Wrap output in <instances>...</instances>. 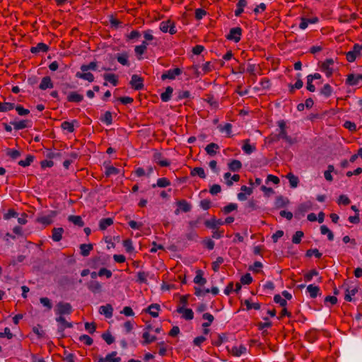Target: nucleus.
<instances>
[{
    "instance_id": "7ed1b4c3",
    "label": "nucleus",
    "mask_w": 362,
    "mask_h": 362,
    "mask_svg": "<svg viewBox=\"0 0 362 362\" xmlns=\"http://www.w3.org/2000/svg\"><path fill=\"white\" fill-rule=\"evenodd\" d=\"M346 84L350 86H356L362 83V74H349L346 76Z\"/></svg>"
},
{
    "instance_id": "a211bd4d",
    "label": "nucleus",
    "mask_w": 362,
    "mask_h": 362,
    "mask_svg": "<svg viewBox=\"0 0 362 362\" xmlns=\"http://www.w3.org/2000/svg\"><path fill=\"white\" fill-rule=\"evenodd\" d=\"M63 228H54L52 230V239L54 242H59L62 239V234L64 233Z\"/></svg>"
},
{
    "instance_id": "393cba45",
    "label": "nucleus",
    "mask_w": 362,
    "mask_h": 362,
    "mask_svg": "<svg viewBox=\"0 0 362 362\" xmlns=\"http://www.w3.org/2000/svg\"><path fill=\"white\" fill-rule=\"evenodd\" d=\"M129 54L126 52H122V54H118L116 59L119 63L124 66H129V62L128 60Z\"/></svg>"
},
{
    "instance_id": "c756f323",
    "label": "nucleus",
    "mask_w": 362,
    "mask_h": 362,
    "mask_svg": "<svg viewBox=\"0 0 362 362\" xmlns=\"http://www.w3.org/2000/svg\"><path fill=\"white\" fill-rule=\"evenodd\" d=\"M288 203L289 201L287 198L283 196H278L275 201V206L276 208L279 209L286 206Z\"/></svg>"
},
{
    "instance_id": "e2e57ef3",
    "label": "nucleus",
    "mask_w": 362,
    "mask_h": 362,
    "mask_svg": "<svg viewBox=\"0 0 362 362\" xmlns=\"http://www.w3.org/2000/svg\"><path fill=\"white\" fill-rule=\"evenodd\" d=\"M227 340V336L225 333H222V334H220L218 335V339L217 340L214 341L213 342V344L216 346H219L221 345V344L226 341Z\"/></svg>"
},
{
    "instance_id": "0eeeda50",
    "label": "nucleus",
    "mask_w": 362,
    "mask_h": 362,
    "mask_svg": "<svg viewBox=\"0 0 362 362\" xmlns=\"http://www.w3.org/2000/svg\"><path fill=\"white\" fill-rule=\"evenodd\" d=\"M57 215V211H51L47 216L38 217L37 222L42 223L45 226H49L53 222V218Z\"/></svg>"
},
{
    "instance_id": "3c124183",
    "label": "nucleus",
    "mask_w": 362,
    "mask_h": 362,
    "mask_svg": "<svg viewBox=\"0 0 362 362\" xmlns=\"http://www.w3.org/2000/svg\"><path fill=\"white\" fill-rule=\"evenodd\" d=\"M119 173V170L114 166H107L105 168V175L110 177L112 175H117Z\"/></svg>"
},
{
    "instance_id": "dca6fc26",
    "label": "nucleus",
    "mask_w": 362,
    "mask_h": 362,
    "mask_svg": "<svg viewBox=\"0 0 362 362\" xmlns=\"http://www.w3.org/2000/svg\"><path fill=\"white\" fill-rule=\"evenodd\" d=\"M160 305L157 303L151 304L146 310V313H148L152 317H157L158 311L160 310Z\"/></svg>"
},
{
    "instance_id": "13d9d810",
    "label": "nucleus",
    "mask_w": 362,
    "mask_h": 362,
    "mask_svg": "<svg viewBox=\"0 0 362 362\" xmlns=\"http://www.w3.org/2000/svg\"><path fill=\"white\" fill-rule=\"evenodd\" d=\"M204 101L208 103L211 106L217 108L218 105V102L214 99V96L212 95H206V98H204Z\"/></svg>"
},
{
    "instance_id": "774afa93",
    "label": "nucleus",
    "mask_w": 362,
    "mask_h": 362,
    "mask_svg": "<svg viewBox=\"0 0 362 362\" xmlns=\"http://www.w3.org/2000/svg\"><path fill=\"white\" fill-rule=\"evenodd\" d=\"M102 338L107 344H111L115 341L114 337L110 332H105L102 334Z\"/></svg>"
},
{
    "instance_id": "473e14b6",
    "label": "nucleus",
    "mask_w": 362,
    "mask_h": 362,
    "mask_svg": "<svg viewBox=\"0 0 362 362\" xmlns=\"http://www.w3.org/2000/svg\"><path fill=\"white\" fill-rule=\"evenodd\" d=\"M194 282L197 284L203 286L206 284V280L203 277V272L200 269L197 271V275L194 279Z\"/></svg>"
},
{
    "instance_id": "de8ad7c7",
    "label": "nucleus",
    "mask_w": 362,
    "mask_h": 362,
    "mask_svg": "<svg viewBox=\"0 0 362 362\" xmlns=\"http://www.w3.org/2000/svg\"><path fill=\"white\" fill-rule=\"evenodd\" d=\"M244 304L246 305V310H250L251 309H255V310H259L260 309V303H251L250 301V300H245L244 301Z\"/></svg>"
},
{
    "instance_id": "7c9ffc66",
    "label": "nucleus",
    "mask_w": 362,
    "mask_h": 362,
    "mask_svg": "<svg viewBox=\"0 0 362 362\" xmlns=\"http://www.w3.org/2000/svg\"><path fill=\"white\" fill-rule=\"evenodd\" d=\"M286 178L289 180L290 186L292 188H296L299 182V179L297 176L294 175L292 173L286 175Z\"/></svg>"
},
{
    "instance_id": "338daca9",
    "label": "nucleus",
    "mask_w": 362,
    "mask_h": 362,
    "mask_svg": "<svg viewBox=\"0 0 362 362\" xmlns=\"http://www.w3.org/2000/svg\"><path fill=\"white\" fill-rule=\"evenodd\" d=\"M240 282L243 284L249 285L252 282V277L250 274L247 273L243 275L240 279Z\"/></svg>"
},
{
    "instance_id": "a18cd8bd",
    "label": "nucleus",
    "mask_w": 362,
    "mask_h": 362,
    "mask_svg": "<svg viewBox=\"0 0 362 362\" xmlns=\"http://www.w3.org/2000/svg\"><path fill=\"white\" fill-rule=\"evenodd\" d=\"M117 354V351H112L110 354H108L105 358L106 362H120L121 358L116 357Z\"/></svg>"
},
{
    "instance_id": "bf43d9fd",
    "label": "nucleus",
    "mask_w": 362,
    "mask_h": 362,
    "mask_svg": "<svg viewBox=\"0 0 362 362\" xmlns=\"http://www.w3.org/2000/svg\"><path fill=\"white\" fill-rule=\"evenodd\" d=\"M147 276L148 274L145 272H139L137 274V279L136 281L142 284L147 282Z\"/></svg>"
},
{
    "instance_id": "5fc2aeb1",
    "label": "nucleus",
    "mask_w": 362,
    "mask_h": 362,
    "mask_svg": "<svg viewBox=\"0 0 362 362\" xmlns=\"http://www.w3.org/2000/svg\"><path fill=\"white\" fill-rule=\"evenodd\" d=\"M304 233L301 230L296 231L292 237V243L294 244H299L301 242V238L303 237Z\"/></svg>"
},
{
    "instance_id": "a19ab883",
    "label": "nucleus",
    "mask_w": 362,
    "mask_h": 362,
    "mask_svg": "<svg viewBox=\"0 0 362 362\" xmlns=\"http://www.w3.org/2000/svg\"><path fill=\"white\" fill-rule=\"evenodd\" d=\"M218 129L220 132H226L227 133L228 137H231V132H232V124L230 123H226L225 125L219 124L218 126Z\"/></svg>"
},
{
    "instance_id": "c85d7f7f",
    "label": "nucleus",
    "mask_w": 362,
    "mask_h": 362,
    "mask_svg": "<svg viewBox=\"0 0 362 362\" xmlns=\"http://www.w3.org/2000/svg\"><path fill=\"white\" fill-rule=\"evenodd\" d=\"M93 249V246L92 244H81L80 245L81 255L83 257H87Z\"/></svg>"
},
{
    "instance_id": "412c9836",
    "label": "nucleus",
    "mask_w": 362,
    "mask_h": 362,
    "mask_svg": "<svg viewBox=\"0 0 362 362\" xmlns=\"http://www.w3.org/2000/svg\"><path fill=\"white\" fill-rule=\"evenodd\" d=\"M242 149L246 154L250 155L256 150V147L255 145H250V139H245Z\"/></svg>"
},
{
    "instance_id": "20e7f679",
    "label": "nucleus",
    "mask_w": 362,
    "mask_h": 362,
    "mask_svg": "<svg viewBox=\"0 0 362 362\" xmlns=\"http://www.w3.org/2000/svg\"><path fill=\"white\" fill-rule=\"evenodd\" d=\"M242 32V28L240 27L233 28L230 30L226 38L235 42H238L241 39Z\"/></svg>"
},
{
    "instance_id": "b1692460",
    "label": "nucleus",
    "mask_w": 362,
    "mask_h": 362,
    "mask_svg": "<svg viewBox=\"0 0 362 362\" xmlns=\"http://www.w3.org/2000/svg\"><path fill=\"white\" fill-rule=\"evenodd\" d=\"M49 49V47L43 43V42H40L38 43L35 47H32L31 49H30V52L32 53H38V52H47Z\"/></svg>"
},
{
    "instance_id": "4d7b16f0",
    "label": "nucleus",
    "mask_w": 362,
    "mask_h": 362,
    "mask_svg": "<svg viewBox=\"0 0 362 362\" xmlns=\"http://www.w3.org/2000/svg\"><path fill=\"white\" fill-rule=\"evenodd\" d=\"M6 155L11 158L15 160L21 156V152L18 150L8 148L6 151Z\"/></svg>"
},
{
    "instance_id": "9d476101",
    "label": "nucleus",
    "mask_w": 362,
    "mask_h": 362,
    "mask_svg": "<svg viewBox=\"0 0 362 362\" xmlns=\"http://www.w3.org/2000/svg\"><path fill=\"white\" fill-rule=\"evenodd\" d=\"M280 139H284L286 142L292 145L296 142V139L292 138L290 136L287 135V132L286 130L280 131L279 133L275 136L274 139H272L273 141H278Z\"/></svg>"
},
{
    "instance_id": "423d86ee",
    "label": "nucleus",
    "mask_w": 362,
    "mask_h": 362,
    "mask_svg": "<svg viewBox=\"0 0 362 362\" xmlns=\"http://www.w3.org/2000/svg\"><path fill=\"white\" fill-rule=\"evenodd\" d=\"M182 71L181 69H180V68L169 69V70L165 71L161 75V79L163 81H165L166 79L173 80L175 78L176 76L180 75L182 74Z\"/></svg>"
},
{
    "instance_id": "6e6d98bb",
    "label": "nucleus",
    "mask_w": 362,
    "mask_h": 362,
    "mask_svg": "<svg viewBox=\"0 0 362 362\" xmlns=\"http://www.w3.org/2000/svg\"><path fill=\"white\" fill-rule=\"evenodd\" d=\"M313 255H315V257L320 259L322 255L316 248L315 249H310L306 251V253H305L306 257H311Z\"/></svg>"
},
{
    "instance_id": "2f4dec72",
    "label": "nucleus",
    "mask_w": 362,
    "mask_h": 362,
    "mask_svg": "<svg viewBox=\"0 0 362 362\" xmlns=\"http://www.w3.org/2000/svg\"><path fill=\"white\" fill-rule=\"evenodd\" d=\"M113 224V219L112 218H102L99 223V228L101 230H105L108 226Z\"/></svg>"
},
{
    "instance_id": "58836bf2",
    "label": "nucleus",
    "mask_w": 362,
    "mask_h": 362,
    "mask_svg": "<svg viewBox=\"0 0 362 362\" xmlns=\"http://www.w3.org/2000/svg\"><path fill=\"white\" fill-rule=\"evenodd\" d=\"M246 351V347L243 345L240 346H233L230 351L231 354L235 356H240Z\"/></svg>"
},
{
    "instance_id": "aec40b11",
    "label": "nucleus",
    "mask_w": 362,
    "mask_h": 362,
    "mask_svg": "<svg viewBox=\"0 0 362 362\" xmlns=\"http://www.w3.org/2000/svg\"><path fill=\"white\" fill-rule=\"evenodd\" d=\"M219 150V146L216 143H210L205 147L206 153L211 156H214Z\"/></svg>"
},
{
    "instance_id": "f3484780",
    "label": "nucleus",
    "mask_w": 362,
    "mask_h": 362,
    "mask_svg": "<svg viewBox=\"0 0 362 362\" xmlns=\"http://www.w3.org/2000/svg\"><path fill=\"white\" fill-rule=\"evenodd\" d=\"M99 312L100 314L105 315L106 317L110 318L112 316L113 308L110 304L102 305L100 307Z\"/></svg>"
},
{
    "instance_id": "6e6552de",
    "label": "nucleus",
    "mask_w": 362,
    "mask_h": 362,
    "mask_svg": "<svg viewBox=\"0 0 362 362\" xmlns=\"http://www.w3.org/2000/svg\"><path fill=\"white\" fill-rule=\"evenodd\" d=\"M334 64L332 59H327L320 66L321 70L325 73L327 77H330L333 74V69L330 67Z\"/></svg>"
},
{
    "instance_id": "a878e982",
    "label": "nucleus",
    "mask_w": 362,
    "mask_h": 362,
    "mask_svg": "<svg viewBox=\"0 0 362 362\" xmlns=\"http://www.w3.org/2000/svg\"><path fill=\"white\" fill-rule=\"evenodd\" d=\"M173 92V88L171 86H168L165 88V92L160 94V99L163 102H168L170 100L172 94Z\"/></svg>"
},
{
    "instance_id": "ea45409f",
    "label": "nucleus",
    "mask_w": 362,
    "mask_h": 362,
    "mask_svg": "<svg viewBox=\"0 0 362 362\" xmlns=\"http://www.w3.org/2000/svg\"><path fill=\"white\" fill-rule=\"evenodd\" d=\"M169 185H170V180L168 179H167L166 177H162V178H159L157 180V183L153 184L152 185V187L155 188L156 186H158L159 187H166Z\"/></svg>"
},
{
    "instance_id": "f8f14e48",
    "label": "nucleus",
    "mask_w": 362,
    "mask_h": 362,
    "mask_svg": "<svg viewBox=\"0 0 362 362\" xmlns=\"http://www.w3.org/2000/svg\"><path fill=\"white\" fill-rule=\"evenodd\" d=\"M66 100L70 103H81L83 100V95L76 91H72L67 95Z\"/></svg>"
},
{
    "instance_id": "603ef678",
    "label": "nucleus",
    "mask_w": 362,
    "mask_h": 362,
    "mask_svg": "<svg viewBox=\"0 0 362 362\" xmlns=\"http://www.w3.org/2000/svg\"><path fill=\"white\" fill-rule=\"evenodd\" d=\"M224 259L222 257H218L216 261L212 262V269L214 272H217L219 270L220 265L222 264Z\"/></svg>"
},
{
    "instance_id": "72a5a7b5",
    "label": "nucleus",
    "mask_w": 362,
    "mask_h": 362,
    "mask_svg": "<svg viewBox=\"0 0 362 362\" xmlns=\"http://www.w3.org/2000/svg\"><path fill=\"white\" fill-rule=\"evenodd\" d=\"M98 69L97 62H91L88 64H82L80 67L81 71H88L89 70L96 71Z\"/></svg>"
},
{
    "instance_id": "8fccbe9b",
    "label": "nucleus",
    "mask_w": 362,
    "mask_h": 362,
    "mask_svg": "<svg viewBox=\"0 0 362 362\" xmlns=\"http://www.w3.org/2000/svg\"><path fill=\"white\" fill-rule=\"evenodd\" d=\"M100 120L107 125H110L112 123V113L110 111H107L103 117L100 118Z\"/></svg>"
},
{
    "instance_id": "c9c22d12",
    "label": "nucleus",
    "mask_w": 362,
    "mask_h": 362,
    "mask_svg": "<svg viewBox=\"0 0 362 362\" xmlns=\"http://www.w3.org/2000/svg\"><path fill=\"white\" fill-rule=\"evenodd\" d=\"M307 291L309 293L310 298H315L319 294L320 288L317 286L310 284V285L308 286Z\"/></svg>"
},
{
    "instance_id": "79ce46f5",
    "label": "nucleus",
    "mask_w": 362,
    "mask_h": 362,
    "mask_svg": "<svg viewBox=\"0 0 362 362\" xmlns=\"http://www.w3.org/2000/svg\"><path fill=\"white\" fill-rule=\"evenodd\" d=\"M320 94L324 95L326 98H329L332 93V88L328 83L324 85V86L320 90Z\"/></svg>"
},
{
    "instance_id": "f704fd0d",
    "label": "nucleus",
    "mask_w": 362,
    "mask_h": 362,
    "mask_svg": "<svg viewBox=\"0 0 362 362\" xmlns=\"http://www.w3.org/2000/svg\"><path fill=\"white\" fill-rule=\"evenodd\" d=\"M242 168V163L238 160H233L228 163L230 170L236 172L239 171Z\"/></svg>"
},
{
    "instance_id": "680f3d73",
    "label": "nucleus",
    "mask_w": 362,
    "mask_h": 362,
    "mask_svg": "<svg viewBox=\"0 0 362 362\" xmlns=\"http://www.w3.org/2000/svg\"><path fill=\"white\" fill-rule=\"evenodd\" d=\"M61 127L63 129L67 130L70 133H72L74 131V124L68 121L63 122L61 124Z\"/></svg>"
},
{
    "instance_id": "9b49d317",
    "label": "nucleus",
    "mask_w": 362,
    "mask_h": 362,
    "mask_svg": "<svg viewBox=\"0 0 362 362\" xmlns=\"http://www.w3.org/2000/svg\"><path fill=\"white\" fill-rule=\"evenodd\" d=\"M87 287L93 293H100L102 291V285L96 280H91L87 283Z\"/></svg>"
},
{
    "instance_id": "cd10ccee",
    "label": "nucleus",
    "mask_w": 362,
    "mask_h": 362,
    "mask_svg": "<svg viewBox=\"0 0 362 362\" xmlns=\"http://www.w3.org/2000/svg\"><path fill=\"white\" fill-rule=\"evenodd\" d=\"M56 321L62 325V327H59L61 331H64L65 328H71L73 327L72 323L67 322L63 316L57 317Z\"/></svg>"
},
{
    "instance_id": "ddd939ff",
    "label": "nucleus",
    "mask_w": 362,
    "mask_h": 362,
    "mask_svg": "<svg viewBox=\"0 0 362 362\" xmlns=\"http://www.w3.org/2000/svg\"><path fill=\"white\" fill-rule=\"evenodd\" d=\"M177 312L182 314V317L186 320H191L194 318V313L190 308L180 307L177 309Z\"/></svg>"
},
{
    "instance_id": "69168bd1",
    "label": "nucleus",
    "mask_w": 362,
    "mask_h": 362,
    "mask_svg": "<svg viewBox=\"0 0 362 362\" xmlns=\"http://www.w3.org/2000/svg\"><path fill=\"white\" fill-rule=\"evenodd\" d=\"M172 21L168 20L166 21H163L160 23V29L163 33H167L169 30L170 26L172 23Z\"/></svg>"
},
{
    "instance_id": "37998d69",
    "label": "nucleus",
    "mask_w": 362,
    "mask_h": 362,
    "mask_svg": "<svg viewBox=\"0 0 362 362\" xmlns=\"http://www.w3.org/2000/svg\"><path fill=\"white\" fill-rule=\"evenodd\" d=\"M28 120H21L20 122H11V124L14 126L16 130L23 129L28 127Z\"/></svg>"
},
{
    "instance_id": "1a4fd4ad",
    "label": "nucleus",
    "mask_w": 362,
    "mask_h": 362,
    "mask_svg": "<svg viewBox=\"0 0 362 362\" xmlns=\"http://www.w3.org/2000/svg\"><path fill=\"white\" fill-rule=\"evenodd\" d=\"M223 224V221H222L221 219H216L214 216L211 219L206 220L204 221L205 226L213 230L218 229V226H222Z\"/></svg>"
},
{
    "instance_id": "4468645a",
    "label": "nucleus",
    "mask_w": 362,
    "mask_h": 362,
    "mask_svg": "<svg viewBox=\"0 0 362 362\" xmlns=\"http://www.w3.org/2000/svg\"><path fill=\"white\" fill-rule=\"evenodd\" d=\"M153 159L161 167H168L170 164L167 159H163L162 153L160 152H156L153 154Z\"/></svg>"
},
{
    "instance_id": "bb28decb",
    "label": "nucleus",
    "mask_w": 362,
    "mask_h": 362,
    "mask_svg": "<svg viewBox=\"0 0 362 362\" xmlns=\"http://www.w3.org/2000/svg\"><path fill=\"white\" fill-rule=\"evenodd\" d=\"M68 221L79 227H83L84 226V221L80 216L70 215L68 216Z\"/></svg>"
},
{
    "instance_id": "f03ea898",
    "label": "nucleus",
    "mask_w": 362,
    "mask_h": 362,
    "mask_svg": "<svg viewBox=\"0 0 362 362\" xmlns=\"http://www.w3.org/2000/svg\"><path fill=\"white\" fill-rule=\"evenodd\" d=\"M362 50V45L355 44L352 48V50L346 52V60L349 62H353L356 60L357 57L361 55V51Z\"/></svg>"
},
{
    "instance_id": "c03bdc74",
    "label": "nucleus",
    "mask_w": 362,
    "mask_h": 362,
    "mask_svg": "<svg viewBox=\"0 0 362 362\" xmlns=\"http://www.w3.org/2000/svg\"><path fill=\"white\" fill-rule=\"evenodd\" d=\"M15 107V104L12 103H0V112H4L13 110Z\"/></svg>"
},
{
    "instance_id": "4be33fe9",
    "label": "nucleus",
    "mask_w": 362,
    "mask_h": 362,
    "mask_svg": "<svg viewBox=\"0 0 362 362\" xmlns=\"http://www.w3.org/2000/svg\"><path fill=\"white\" fill-rule=\"evenodd\" d=\"M177 206L183 212H189L192 209V206L185 199H181L177 202Z\"/></svg>"
},
{
    "instance_id": "f257e3e1",
    "label": "nucleus",
    "mask_w": 362,
    "mask_h": 362,
    "mask_svg": "<svg viewBox=\"0 0 362 362\" xmlns=\"http://www.w3.org/2000/svg\"><path fill=\"white\" fill-rule=\"evenodd\" d=\"M55 313L59 316H63L64 315H70L72 311V306L69 303L59 302L55 308Z\"/></svg>"
},
{
    "instance_id": "052dcab7",
    "label": "nucleus",
    "mask_w": 362,
    "mask_h": 362,
    "mask_svg": "<svg viewBox=\"0 0 362 362\" xmlns=\"http://www.w3.org/2000/svg\"><path fill=\"white\" fill-rule=\"evenodd\" d=\"M246 207L249 209V212L259 209L257 202L253 199L249 200L246 204Z\"/></svg>"
},
{
    "instance_id": "2eb2a0df",
    "label": "nucleus",
    "mask_w": 362,
    "mask_h": 362,
    "mask_svg": "<svg viewBox=\"0 0 362 362\" xmlns=\"http://www.w3.org/2000/svg\"><path fill=\"white\" fill-rule=\"evenodd\" d=\"M76 77L78 78H81L86 81H88V82H93L94 81V76L92 73L88 71H78L76 74Z\"/></svg>"
},
{
    "instance_id": "09e8293b",
    "label": "nucleus",
    "mask_w": 362,
    "mask_h": 362,
    "mask_svg": "<svg viewBox=\"0 0 362 362\" xmlns=\"http://www.w3.org/2000/svg\"><path fill=\"white\" fill-rule=\"evenodd\" d=\"M34 160V156L28 155L25 160H21L18 162V165L23 167L29 166Z\"/></svg>"
},
{
    "instance_id": "49530a36",
    "label": "nucleus",
    "mask_w": 362,
    "mask_h": 362,
    "mask_svg": "<svg viewBox=\"0 0 362 362\" xmlns=\"http://www.w3.org/2000/svg\"><path fill=\"white\" fill-rule=\"evenodd\" d=\"M263 320L265 321V322H259L257 324V327L258 328L259 330H262L264 329V328H269V327H271L272 324V322L269 320V318L267 317H263Z\"/></svg>"
},
{
    "instance_id": "6ab92c4d",
    "label": "nucleus",
    "mask_w": 362,
    "mask_h": 362,
    "mask_svg": "<svg viewBox=\"0 0 362 362\" xmlns=\"http://www.w3.org/2000/svg\"><path fill=\"white\" fill-rule=\"evenodd\" d=\"M53 86L54 85L51 78L49 76H45L42 79V81L39 86V88L44 90L47 88H52Z\"/></svg>"
},
{
    "instance_id": "864d4df0",
    "label": "nucleus",
    "mask_w": 362,
    "mask_h": 362,
    "mask_svg": "<svg viewBox=\"0 0 362 362\" xmlns=\"http://www.w3.org/2000/svg\"><path fill=\"white\" fill-rule=\"evenodd\" d=\"M237 208H238V205L236 204L230 203V204L226 205V206H224L221 209V211L224 214H228L230 213L231 211L236 210Z\"/></svg>"
},
{
    "instance_id": "e433bc0d",
    "label": "nucleus",
    "mask_w": 362,
    "mask_h": 362,
    "mask_svg": "<svg viewBox=\"0 0 362 362\" xmlns=\"http://www.w3.org/2000/svg\"><path fill=\"white\" fill-rule=\"evenodd\" d=\"M190 175L192 176H193V177L196 176V175H198L201 178H205L206 177V174H205L204 170V168H202L201 167L194 168L191 170Z\"/></svg>"
},
{
    "instance_id": "5701e85b",
    "label": "nucleus",
    "mask_w": 362,
    "mask_h": 362,
    "mask_svg": "<svg viewBox=\"0 0 362 362\" xmlns=\"http://www.w3.org/2000/svg\"><path fill=\"white\" fill-rule=\"evenodd\" d=\"M103 78L105 81H108L114 86H117L119 83L118 76L115 74H105Z\"/></svg>"
},
{
    "instance_id": "39448f33",
    "label": "nucleus",
    "mask_w": 362,
    "mask_h": 362,
    "mask_svg": "<svg viewBox=\"0 0 362 362\" xmlns=\"http://www.w3.org/2000/svg\"><path fill=\"white\" fill-rule=\"evenodd\" d=\"M132 88L136 90H139L144 88V78L136 74H134L132 76L129 82Z\"/></svg>"
},
{
    "instance_id": "0e129e2a",
    "label": "nucleus",
    "mask_w": 362,
    "mask_h": 362,
    "mask_svg": "<svg viewBox=\"0 0 362 362\" xmlns=\"http://www.w3.org/2000/svg\"><path fill=\"white\" fill-rule=\"evenodd\" d=\"M123 246L125 247V250L127 252L131 253L134 250V247L132 245V241L130 239H126L123 241Z\"/></svg>"
},
{
    "instance_id": "4c0bfd02",
    "label": "nucleus",
    "mask_w": 362,
    "mask_h": 362,
    "mask_svg": "<svg viewBox=\"0 0 362 362\" xmlns=\"http://www.w3.org/2000/svg\"><path fill=\"white\" fill-rule=\"evenodd\" d=\"M142 337L144 339V344H149L157 339V337L156 336H151L148 331L144 332L143 333Z\"/></svg>"
}]
</instances>
